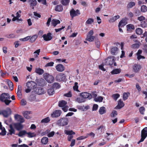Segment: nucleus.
Wrapping results in <instances>:
<instances>
[{
    "mask_svg": "<svg viewBox=\"0 0 147 147\" xmlns=\"http://www.w3.org/2000/svg\"><path fill=\"white\" fill-rule=\"evenodd\" d=\"M91 94L92 96V97L94 98V99L97 97V95L96 91L92 92Z\"/></svg>",
    "mask_w": 147,
    "mask_h": 147,
    "instance_id": "obj_58",
    "label": "nucleus"
},
{
    "mask_svg": "<svg viewBox=\"0 0 147 147\" xmlns=\"http://www.w3.org/2000/svg\"><path fill=\"white\" fill-rule=\"evenodd\" d=\"M103 100V98L101 96H99L96 97L94 100L96 102H102Z\"/></svg>",
    "mask_w": 147,
    "mask_h": 147,
    "instance_id": "obj_40",
    "label": "nucleus"
},
{
    "mask_svg": "<svg viewBox=\"0 0 147 147\" xmlns=\"http://www.w3.org/2000/svg\"><path fill=\"white\" fill-rule=\"evenodd\" d=\"M80 96L83 98H84L85 100L86 98L90 99L92 98V96L91 94L87 92L81 93L80 94Z\"/></svg>",
    "mask_w": 147,
    "mask_h": 147,
    "instance_id": "obj_10",
    "label": "nucleus"
},
{
    "mask_svg": "<svg viewBox=\"0 0 147 147\" xmlns=\"http://www.w3.org/2000/svg\"><path fill=\"white\" fill-rule=\"evenodd\" d=\"M64 133L66 134L69 136L75 135V133L72 130L70 131L65 130L64 131Z\"/></svg>",
    "mask_w": 147,
    "mask_h": 147,
    "instance_id": "obj_35",
    "label": "nucleus"
},
{
    "mask_svg": "<svg viewBox=\"0 0 147 147\" xmlns=\"http://www.w3.org/2000/svg\"><path fill=\"white\" fill-rule=\"evenodd\" d=\"M5 37L9 38H13L15 37V35L14 34H7L5 35Z\"/></svg>",
    "mask_w": 147,
    "mask_h": 147,
    "instance_id": "obj_53",
    "label": "nucleus"
},
{
    "mask_svg": "<svg viewBox=\"0 0 147 147\" xmlns=\"http://www.w3.org/2000/svg\"><path fill=\"white\" fill-rule=\"evenodd\" d=\"M94 22V19L92 18H90L88 19L86 21V23L88 24H91L93 23Z\"/></svg>",
    "mask_w": 147,
    "mask_h": 147,
    "instance_id": "obj_52",
    "label": "nucleus"
},
{
    "mask_svg": "<svg viewBox=\"0 0 147 147\" xmlns=\"http://www.w3.org/2000/svg\"><path fill=\"white\" fill-rule=\"evenodd\" d=\"M66 78L65 74L62 73L57 74L56 76V80L59 82L65 81Z\"/></svg>",
    "mask_w": 147,
    "mask_h": 147,
    "instance_id": "obj_11",
    "label": "nucleus"
},
{
    "mask_svg": "<svg viewBox=\"0 0 147 147\" xmlns=\"http://www.w3.org/2000/svg\"><path fill=\"white\" fill-rule=\"evenodd\" d=\"M38 36L36 34L34 35L31 37H30L29 40L30 42L32 43L34 42L38 38Z\"/></svg>",
    "mask_w": 147,
    "mask_h": 147,
    "instance_id": "obj_26",
    "label": "nucleus"
},
{
    "mask_svg": "<svg viewBox=\"0 0 147 147\" xmlns=\"http://www.w3.org/2000/svg\"><path fill=\"white\" fill-rule=\"evenodd\" d=\"M120 95L119 94L117 93L113 94L112 97L116 101L118 98L120 97Z\"/></svg>",
    "mask_w": 147,
    "mask_h": 147,
    "instance_id": "obj_49",
    "label": "nucleus"
},
{
    "mask_svg": "<svg viewBox=\"0 0 147 147\" xmlns=\"http://www.w3.org/2000/svg\"><path fill=\"white\" fill-rule=\"evenodd\" d=\"M15 119L18 123H23L25 121L24 118L21 115L16 114L14 116Z\"/></svg>",
    "mask_w": 147,
    "mask_h": 147,
    "instance_id": "obj_14",
    "label": "nucleus"
},
{
    "mask_svg": "<svg viewBox=\"0 0 147 147\" xmlns=\"http://www.w3.org/2000/svg\"><path fill=\"white\" fill-rule=\"evenodd\" d=\"M80 14V13L79 10L77 9L76 11L72 8L70 11V14L71 18L72 19L74 17L78 16Z\"/></svg>",
    "mask_w": 147,
    "mask_h": 147,
    "instance_id": "obj_8",
    "label": "nucleus"
},
{
    "mask_svg": "<svg viewBox=\"0 0 147 147\" xmlns=\"http://www.w3.org/2000/svg\"><path fill=\"white\" fill-rule=\"evenodd\" d=\"M22 123L18 122L14 123L13 124V126L16 130L20 131L24 128V125L22 124Z\"/></svg>",
    "mask_w": 147,
    "mask_h": 147,
    "instance_id": "obj_9",
    "label": "nucleus"
},
{
    "mask_svg": "<svg viewBox=\"0 0 147 147\" xmlns=\"http://www.w3.org/2000/svg\"><path fill=\"white\" fill-rule=\"evenodd\" d=\"M54 63L53 62L51 61L50 62L47 63L45 65V67H52L53 66Z\"/></svg>",
    "mask_w": 147,
    "mask_h": 147,
    "instance_id": "obj_59",
    "label": "nucleus"
},
{
    "mask_svg": "<svg viewBox=\"0 0 147 147\" xmlns=\"http://www.w3.org/2000/svg\"><path fill=\"white\" fill-rule=\"evenodd\" d=\"M95 43L97 47L98 48H99L100 45V41L98 39L95 40Z\"/></svg>",
    "mask_w": 147,
    "mask_h": 147,
    "instance_id": "obj_60",
    "label": "nucleus"
},
{
    "mask_svg": "<svg viewBox=\"0 0 147 147\" xmlns=\"http://www.w3.org/2000/svg\"><path fill=\"white\" fill-rule=\"evenodd\" d=\"M2 130V132L1 133H0V135L2 136H5L6 135V131L5 130V129L4 127H3V128L1 129Z\"/></svg>",
    "mask_w": 147,
    "mask_h": 147,
    "instance_id": "obj_55",
    "label": "nucleus"
},
{
    "mask_svg": "<svg viewBox=\"0 0 147 147\" xmlns=\"http://www.w3.org/2000/svg\"><path fill=\"white\" fill-rule=\"evenodd\" d=\"M140 47V45L138 43H135L133 44L131 47L134 49L138 48Z\"/></svg>",
    "mask_w": 147,
    "mask_h": 147,
    "instance_id": "obj_57",
    "label": "nucleus"
},
{
    "mask_svg": "<svg viewBox=\"0 0 147 147\" xmlns=\"http://www.w3.org/2000/svg\"><path fill=\"white\" fill-rule=\"evenodd\" d=\"M68 120L67 118L63 117L61 118L57 121V124L59 125L63 126L68 124Z\"/></svg>",
    "mask_w": 147,
    "mask_h": 147,
    "instance_id": "obj_2",
    "label": "nucleus"
},
{
    "mask_svg": "<svg viewBox=\"0 0 147 147\" xmlns=\"http://www.w3.org/2000/svg\"><path fill=\"white\" fill-rule=\"evenodd\" d=\"M55 134V132L54 131H52L49 133L48 135L47 136L49 137H53Z\"/></svg>",
    "mask_w": 147,
    "mask_h": 147,
    "instance_id": "obj_64",
    "label": "nucleus"
},
{
    "mask_svg": "<svg viewBox=\"0 0 147 147\" xmlns=\"http://www.w3.org/2000/svg\"><path fill=\"white\" fill-rule=\"evenodd\" d=\"M133 71L135 73L139 72L141 69V66L140 64H135L133 66Z\"/></svg>",
    "mask_w": 147,
    "mask_h": 147,
    "instance_id": "obj_16",
    "label": "nucleus"
},
{
    "mask_svg": "<svg viewBox=\"0 0 147 147\" xmlns=\"http://www.w3.org/2000/svg\"><path fill=\"white\" fill-rule=\"evenodd\" d=\"M127 30L128 31L131 32L132 30H134V26L131 24H129L126 26Z\"/></svg>",
    "mask_w": 147,
    "mask_h": 147,
    "instance_id": "obj_22",
    "label": "nucleus"
},
{
    "mask_svg": "<svg viewBox=\"0 0 147 147\" xmlns=\"http://www.w3.org/2000/svg\"><path fill=\"white\" fill-rule=\"evenodd\" d=\"M118 50V48L116 47H113L111 50V54L113 55H115L116 54V52Z\"/></svg>",
    "mask_w": 147,
    "mask_h": 147,
    "instance_id": "obj_28",
    "label": "nucleus"
},
{
    "mask_svg": "<svg viewBox=\"0 0 147 147\" xmlns=\"http://www.w3.org/2000/svg\"><path fill=\"white\" fill-rule=\"evenodd\" d=\"M136 3L134 2H130L127 4V8H130L132 7L135 5Z\"/></svg>",
    "mask_w": 147,
    "mask_h": 147,
    "instance_id": "obj_38",
    "label": "nucleus"
},
{
    "mask_svg": "<svg viewBox=\"0 0 147 147\" xmlns=\"http://www.w3.org/2000/svg\"><path fill=\"white\" fill-rule=\"evenodd\" d=\"M34 90L35 92L39 95L45 93L43 88L41 87H36V86Z\"/></svg>",
    "mask_w": 147,
    "mask_h": 147,
    "instance_id": "obj_13",
    "label": "nucleus"
},
{
    "mask_svg": "<svg viewBox=\"0 0 147 147\" xmlns=\"http://www.w3.org/2000/svg\"><path fill=\"white\" fill-rule=\"evenodd\" d=\"M121 71V69H114L111 71V73L112 74H117L120 73Z\"/></svg>",
    "mask_w": 147,
    "mask_h": 147,
    "instance_id": "obj_31",
    "label": "nucleus"
},
{
    "mask_svg": "<svg viewBox=\"0 0 147 147\" xmlns=\"http://www.w3.org/2000/svg\"><path fill=\"white\" fill-rule=\"evenodd\" d=\"M64 96L67 97H71L72 96L71 93L69 91L68 93L64 94Z\"/></svg>",
    "mask_w": 147,
    "mask_h": 147,
    "instance_id": "obj_61",
    "label": "nucleus"
},
{
    "mask_svg": "<svg viewBox=\"0 0 147 147\" xmlns=\"http://www.w3.org/2000/svg\"><path fill=\"white\" fill-rule=\"evenodd\" d=\"M44 78L48 82L51 83L53 82L54 78L52 75L48 73H45L44 74Z\"/></svg>",
    "mask_w": 147,
    "mask_h": 147,
    "instance_id": "obj_7",
    "label": "nucleus"
},
{
    "mask_svg": "<svg viewBox=\"0 0 147 147\" xmlns=\"http://www.w3.org/2000/svg\"><path fill=\"white\" fill-rule=\"evenodd\" d=\"M36 86V83L32 81H28L26 84L27 87H29V88L34 90Z\"/></svg>",
    "mask_w": 147,
    "mask_h": 147,
    "instance_id": "obj_12",
    "label": "nucleus"
},
{
    "mask_svg": "<svg viewBox=\"0 0 147 147\" xmlns=\"http://www.w3.org/2000/svg\"><path fill=\"white\" fill-rule=\"evenodd\" d=\"M67 102L64 100L59 101L58 102V106L61 107L63 110H68V106L67 105Z\"/></svg>",
    "mask_w": 147,
    "mask_h": 147,
    "instance_id": "obj_5",
    "label": "nucleus"
},
{
    "mask_svg": "<svg viewBox=\"0 0 147 147\" xmlns=\"http://www.w3.org/2000/svg\"><path fill=\"white\" fill-rule=\"evenodd\" d=\"M17 96L20 98H22V91H18L17 93Z\"/></svg>",
    "mask_w": 147,
    "mask_h": 147,
    "instance_id": "obj_63",
    "label": "nucleus"
},
{
    "mask_svg": "<svg viewBox=\"0 0 147 147\" xmlns=\"http://www.w3.org/2000/svg\"><path fill=\"white\" fill-rule=\"evenodd\" d=\"M9 127L10 128V129L9 130V134L12 135V134H15V130L13 128V126L11 125H9Z\"/></svg>",
    "mask_w": 147,
    "mask_h": 147,
    "instance_id": "obj_32",
    "label": "nucleus"
},
{
    "mask_svg": "<svg viewBox=\"0 0 147 147\" xmlns=\"http://www.w3.org/2000/svg\"><path fill=\"white\" fill-rule=\"evenodd\" d=\"M136 32L138 34L141 35L143 33V30L140 28H137L136 30Z\"/></svg>",
    "mask_w": 147,
    "mask_h": 147,
    "instance_id": "obj_43",
    "label": "nucleus"
},
{
    "mask_svg": "<svg viewBox=\"0 0 147 147\" xmlns=\"http://www.w3.org/2000/svg\"><path fill=\"white\" fill-rule=\"evenodd\" d=\"M61 87L60 85L57 82H55L53 84L52 86V87L54 88H55L56 89H58L60 88Z\"/></svg>",
    "mask_w": 147,
    "mask_h": 147,
    "instance_id": "obj_41",
    "label": "nucleus"
},
{
    "mask_svg": "<svg viewBox=\"0 0 147 147\" xmlns=\"http://www.w3.org/2000/svg\"><path fill=\"white\" fill-rule=\"evenodd\" d=\"M63 10V6L61 5H57L55 7V10L58 12H61Z\"/></svg>",
    "mask_w": 147,
    "mask_h": 147,
    "instance_id": "obj_24",
    "label": "nucleus"
},
{
    "mask_svg": "<svg viewBox=\"0 0 147 147\" xmlns=\"http://www.w3.org/2000/svg\"><path fill=\"white\" fill-rule=\"evenodd\" d=\"M140 26L143 28H145L147 27V24L146 21H142L141 22Z\"/></svg>",
    "mask_w": 147,
    "mask_h": 147,
    "instance_id": "obj_51",
    "label": "nucleus"
},
{
    "mask_svg": "<svg viewBox=\"0 0 147 147\" xmlns=\"http://www.w3.org/2000/svg\"><path fill=\"white\" fill-rule=\"evenodd\" d=\"M130 93L129 92H124L123 94V99L124 100H127L130 95Z\"/></svg>",
    "mask_w": 147,
    "mask_h": 147,
    "instance_id": "obj_29",
    "label": "nucleus"
},
{
    "mask_svg": "<svg viewBox=\"0 0 147 147\" xmlns=\"http://www.w3.org/2000/svg\"><path fill=\"white\" fill-rule=\"evenodd\" d=\"M146 18L145 17L143 16H141L138 18L137 20L140 21H143L145 20Z\"/></svg>",
    "mask_w": 147,
    "mask_h": 147,
    "instance_id": "obj_56",
    "label": "nucleus"
},
{
    "mask_svg": "<svg viewBox=\"0 0 147 147\" xmlns=\"http://www.w3.org/2000/svg\"><path fill=\"white\" fill-rule=\"evenodd\" d=\"M78 83L75 82L74 84V86L73 87V89L74 90L77 91L78 89Z\"/></svg>",
    "mask_w": 147,
    "mask_h": 147,
    "instance_id": "obj_62",
    "label": "nucleus"
},
{
    "mask_svg": "<svg viewBox=\"0 0 147 147\" xmlns=\"http://www.w3.org/2000/svg\"><path fill=\"white\" fill-rule=\"evenodd\" d=\"M31 112L30 111H25L23 113L24 116L26 119H29L30 117L29 116V115L31 114Z\"/></svg>",
    "mask_w": 147,
    "mask_h": 147,
    "instance_id": "obj_21",
    "label": "nucleus"
},
{
    "mask_svg": "<svg viewBox=\"0 0 147 147\" xmlns=\"http://www.w3.org/2000/svg\"><path fill=\"white\" fill-rule=\"evenodd\" d=\"M1 113L3 116L6 117H8L10 115L11 113V111H0Z\"/></svg>",
    "mask_w": 147,
    "mask_h": 147,
    "instance_id": "obj_23",
    "label": "nucleus"
},
{
    "mask_svg": "<svg viewBox=\"0 0 147 147\" xmlns=\"http://www.w3.org/2000/svg\"><path fill=\"white\" fill-rule=\"evenodd\" d=\"M51 35L52 34L50 32H49L47 34H44L42 37L45 41H48L50 40L53 38V37Z\"/></svg>",
    "mask_w": 147,
    "mask_h": 147,
    "instance_id": "obj_15",
    "label": "nucleus"
},
{
    "mask_svg": "<svg viewBox=\"0 0 147 147\" xmlns=\"http://www.w3.org/2000/svg\"><path fill=\"white\" fill-rule=\"evenodd\" d=\"M124 104L122 101V100L119 99L118 101V105L115 107V109H119L123 107L124 106Z\"/></svg>",
    "mask_w": 147,
    "mask_h": 147,
    "instance_id": "obj_17",
    "label": "nucleus"
},
{
    "mask_svg": "<svg viewBox=\"0 0 147 147\" xmlns=\"http://www.w3.org/2000/svg\"><path fill=\"white\" fill-rule=\"evenodd\" d=\"M36 98V96L34 94H31L29 97V100L30 101H35Z\"/></svg>",
    "mask_w": 147,
    "mask_h": 147,
    "instance_id": "obj_47",
    "label": "nucleus"
},
{
    "mask_svg": "<svg viewBox=\"0 0 147 147\" xmlns=\"http://www.w3.org/2000/svg\"><path fill=\"white\" fill-rule=\"evenodd\" d=\"M141 11L142 12H145L147 11V7L145 5H143L141 7Z\"/></svg>",
    "mask_w": 147,
    "mask_h": 147,
    "instance_id": "obj_50",
    "label": "nucleus"
},
{
    "mask_svg": "<svg viewBox=\"0 0 147 147\" xmlns=\"http://www.w3.org/2000/svg\"><path fill=\"white\" fill-rule=\"evenodd\" d=\"M35 72L39 75H42L43 74L44 71L43 69L40 68H36Z\"/></svg>",
    "mask_w": 147,
    "mask_h": 147,
    "instance_id": "obj_30",
    "label": "nucleus"
},
{
    "mask_svg": "<svg viewBox=\"0 0 147 147\" xmlns=\"http://www.w3.org/2000/svg\"><path fill=\"white\" fill-rule=\"evenodd\" d=\"M7 82L10 90H12L13 88V83L11 81L9 80H7Z\"/></svg>",
    "mask_w": 147,
    "mask_h": 147,
    "instance_id": "obj_39",
    "label": "nucleus"
},
{
    "mask_svg": "<svg viewBox=\"0 0 147 147\" xmlns=\"http://www.w3.org/2000/svg\"><path fill=\"white\" fill-rule=\"evenodd\" d=\"M26 134H28V137L29 138H32L36 136V134L34 133L27 132Z\"/></svg>",
    "mask_w": 147,
    "mask_h": 147,
    "instance_id": "obj_45",
    "label": "nucleus"
},
{
    "mask_svg": "<svg viewBox=\"0 0 147 147\" xmlns=\"http://www.w3.org/2000/svg\"><path fill=\"white\" fill-rule=\"evenodd\" d=\"M120 17L119 15L115 16L111 18L109 20V22L110 23H112L115 22L117 19H119Z\"/></svg>",
    "mask_w": 147,
    "mask_h": 147,
    "instance_id": "obj_25",
    "label": "nucleus"
},
{
    "mask_svg": "<svg viewBox=\"0 0 147 147\" xmlns=\"http://www.w3.org/2000/svg\"><path fill=\"white\" fill-rule=\"evenodd\" d=\"M26 133H27V131L25 130H23L20 131L19 133L18 134H17L16 135H18L19 136L21 137L26 134Z\"/></svg>",
    "mask_w": 147,
    "mask_h": 147,
    "instance_id": "obj_36",
    "label": "nucleus"
},
{
    "mask_svg": "<svg viewBox=\"0 0 147 147\" xmlns=\"http://www.w3.org/2000/svg\"><path fill=\"white\" fill-rule=\"evenodd\" d=\"M94 33V31L93 30H90L88 33L87 35L86 40L89 42H92L94 40L95 36H92Z\"/></svg>",
    "mask_w": 147,
    "mask_h": 147,
    "instance_id": "obj_6",
    "label": "nucleus"
},
{
    "mask_svg": "<svg viewBox=\"0 0 147 147\" xmlns=\"http://www.w3.org/2000/svg\"><path fill=\"white\" fill-rule=\"evenodd\" d=\"M47 92L49 95H52L55 93L54 89L52 87L48 89Z\"/></svg>",
    "mask_w": 147,
    "mask_h": 147,
    "instance_id": "obj_37",
    "label": "nucleus"
},
{
    "mask_svg": "<svg viewBox=\"0 0 147 147\" xmlns=\"http://www.w3.org/2000/svg\"><path fill=\"white\" fill-rule=\"evenodd\" d=\"M48 141V138L47 137H43L41 140V142L44 144H46Z\"/></svg>",
    "mask_w": 147,
    "mask_h": 147,
    "instance_id": "obj_33",
    "label": "nucleus"
},
{
    "mask_svg": "<svg viewBox=\"0 0 147 147\" xmlns=\"http://www.w3.org/2000/svg\"><path fill=\"white\" fill-rule=\"evenodd\" d=\"M56 69L57 71L60 72H62L64 70V67L61 64H59L56 66Z\"/></svg>",
    "mask_w": 147,
    "mask_h": 147,
    "instance_id": "obj_20",
    "label": "nucleus"
},
{
    "mask_svg": "<svg viewBox=\"0 0 147 147\" xmlns=\"http://www.w3.org/2000/svg\"><path fill=\"white\" fill-rule=\"evenodd\" d=\"M11 98L10 96L8 93H3L0 96V100L4 102L6 105H9L11 102V100H9Z\"/></svg>",
    "mask_w": 147,
    "mask_h": 147,
    "instance_id": "obj_1",
    "label": "nucleus"
},
{
    "mask_svg": "<svg viewBox=\"0 0 147 147\" xmlns=\"http://www.w3.org/2000/svg\"><path fill=\"white\" fill-rule=\"evenodd\" d=\"M117 115V113L116 111H113L110 114V115L111 117H115Z\"/></svg>",
    "mask_w": 147,
    "mask_h": 147,
    "instance_id": "obj_46",
    "label": "nucleus"
},
{
    "mask_svg": "<svg viewBox=\"0 0 147 147\" xmlns=\"http://www.w3.org/2000/svg\"><path fill=\"white\" fill-rule=\"evenodd\" d=\"M70 0H61V3L64 6H67L69 5Z\"/></svg>",
    "mask_w": 147,
    "mask_h": 147,
    "instance_id": "obj_34",
    "label": "nucleus"
},
{
    "mask_svg": "<svg viewBox=\"0 0 147 147\" xmlns=\"http://www.w3.org/2000/svg\"><path fill=\"white\" fill-rule=\"evenodd\" d=\"M28 2L30 4V7H32V9H34V7L37 4L36 0H28Z\"/></svg>",
    "mask_w": 147,
    "mask_h": 147,
    "instance_id": "obj_19",
    "label": "nucleus"
},
{
    "mask_svg": "<svg viewBox=\"0 0 147 147\" xmlns=\"http://www.w3.org/2000/svg\"><path fill=\"white\" fill-rule=\"evenodd\" d=\"M125 19H123L121 20L119 22L118 27H120L121 26H125Z\"/></svg>",
    "mask_w": 147,
    "mask_h": 147,
    "instance_id": "obj_42",
    "label": "nucleus"
},
{
    "mask_svg": "<svg viewBox=\"0 0 147 147\" xmlns=\"http://www.w3.org/2000/svg\"><path fill=\"white\" fill-rule=\"evenodd\" d=\"M76 100L79 103H82L85 101L86 100L84 98H83L82 97L77 98Z\"/></svg>",
    "mask_w": 147,
    "mask_h": 147,
    "instance_id": "obj_48",
    "label": "nucleus"
},
{
    "mask_svg": "<svg viewBox=\"0 0 147 147\" xmlns=\"http://www.w3.org/2000/svg\"><path fill=\"white\" fill-rule=\"evenodd\" d=\"M60 23V22L59 20L53 19L52 21L51 24L54 27H55L57 24H59Z\"/></svg>",
    "mask_w": 147,
    "mask_h": 147,
    "instance_id": "obj_27",
    "label": "nucleus"
},
{
    "mask_svg": "<svg viewBox=\"0 0 147 147\" xmlns=\"http://www.w3.org/2000/svg\"><path fill=\"white\" fill-rule=\"evenodd\" d=\"M50 121V119L49 117H47L43 119H42L41 122V123H46L49 122Z\"/></svg>",
    "mask_w": 147,
    "mask_h": 147,
    "instance_id": "obj_44",
    "label": "nucleus"
},
{
    "mask_svg": "<svg viewBox=\"0 0 147 147\" xmlns=\"http://www.w3.org/2000/svg\"><path fill=\"white\" fill-rule=\"evenodd\" d=\"M114 57L113 56L108 57L103 62V63L106 65H112L115 62Z\"/></svg>",
    "mask_w": 147,
    "mask_h": 147,
    "instance_id": "obj_3",
    "label": "nucleus"
},
{
    "mask_svg": "<svg viewBox=\"0 0 147 147\" xmlns=\"http://www.w3.org/2000/svg\"><path fill=\"white\" fill-rule=\"evenodd\" d=\"M30 36H27L26 37H25L24 38H21L20 40L21 41H27L30 39Z\"/></svg>",
    "mask_w": 147,
    "mask_h": 147,
    "instance_id": "obj_54",
    "label": "nucleus"
},
{
    "mask_svg": "<svg viewBox=\"0 0 147 147\" xmlns=\"http://www.w3.org/2000/svg\"><path fill=\"white\" fill-rule=\"evenodd\" d=\"M147 136V127H146L143 129L141 131V138L139 141L138 142L139 144L140 142L144 141V139Z\"/></svg>",
    "mask_w": 147,
    "mask_h": 147,
    "instance_id": "obj_4",
    "label": "nucleus"
},
{
    "mask_svg": "<svg viewBox=\"0 0 147 147\" xmlns=\"http://www.w3.org/2000/svg\"><path fill=\"white\" fill-rule=\"evenodd\" d=\"M61 113V111H54L51 114V117L53 118L57 117L60 116Z\"/></svg>",
    "mask_w": 147,
    "mask_h": 147,
    "instance_id": "obj_18",
    "label": "nucleus"
}]
</instances>
